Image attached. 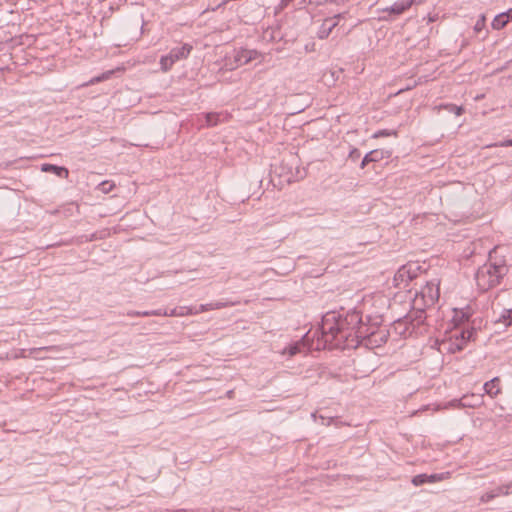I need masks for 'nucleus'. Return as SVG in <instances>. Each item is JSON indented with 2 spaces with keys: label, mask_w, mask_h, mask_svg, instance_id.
Returning a JSON list of instances; mask_svg holds the SVG:
<instances>
[{
  "label": "nucleus",
  "mask_w": 512,
  "mask_h": 512,
  "mask_svg": "<svg viewBox=\"0 0 512 512\" xmlns=\"http://www.w3.org/2000/svg\"><path fill=\"white\" fill-rule=\"evenodd\" d=\"M192 49V45L187 43L182 46L172 48L167 55L161 57V69L165 72L170 70L175 62L186 59L190 55Z\"/></svg>",
  "instance_id": "nucleus-7"
},
{
  "label": "nucleus",
  "mask_w": 512,
  "mask_h": 512,
  "mask_svg": "<svg viewBox=\"0 0 512 512\" xmlns=\"http://www.w3.org/2000/svg\"><path fill=\"white\" fill-rule=\"evenodd\" d=\"M445 108L449 111V112H452L454 113L455 115L457 116H460L462 113H463V108L462 107H459V106H456L454 104H448V105H445Z\"/></svg>",
  "instance_id": "nucleus-28"
},
{
  "label": "nucleus",
  "mask_w": 512,
  "mask_h": 512,
  "mask_svg": "<svg viewBox=\"0 0 512 512\" xmlns=\"http://www.w3.org/2000/svg\"><path fill=\"white\" fill-rule=\"evenodd\" d=\"M391 135H396V132L395 131H391V130H387V129H382V130H379V131L375 132L373 137L374 138H380V137L391 136Z\"/></svg>",
  "instance_id": "nucleus-29"
},
{
  "label": "nucleus",
  "mask_w": 512,
  "mask_h": 512,
  "mask_svg": "<svg viewBox=\"0 0 512 512\" xmlns=\"http://www.w3.org/2000/svg\"><path fill=\"white\" fill-rule=\"evenodd\" d=\"M496 324H503L504 327L512 326V306L509 308H503L499 316L495 318Z\"/></svg>",
  "instance_id": "nucleus-20"
},
{
  "label": "nucleus",
  "mask_w": 512,
  "mask_h": 512,
  "mask_svg": "<svg viewBox=\"0 0 512 512\" xmlns=\"http://www.w3.org/2000/svg\"><path fill=\"white\" fill-rule=\"evenodd\" d=\"M225 116L222 113H206L203 115L204 123L200 124V127H213L222 121Z\"/></svg>",
  "instance_id": "nucleus-18"
},
{
  "label": "nucleus",
  "mask_w": 512,
  "mask_h": 512,
  "mask_svg": "<svg viewBox=\"0 0 512 512\" xmlns=\"http://www.w3.org/2000/svg\"><path fill=\"white\" fill-rule=\"evenodd\" d=\"M300 352V344L296 343L295 345L291 346L289 349L290 355H296Z\"/></svg>",
  "instance_id": "nucleus-33"
},
{
  "label": "nucleus",
  "mask_w": 512,
  "mask_h": 512,
  "mask_svg": "<svg viewBox=\"0 0 512 512\" xmlns=\"http://www.w3.org/2000/svg\"><path fill=\"white\" fill-rule=\"evenodd\" d=\"M471 309L467 307L465 310H455V315L453 317V320L455 321L456 325L464 324L465 322H468L471 317Z\"/></svg>",
  "instance_id": "nucleus-22"
},
{
  "label": "nucleus",
  "mask_w": 512,
  "mask_h": 512,
  "mask_svg": "<svg viewBox=\"0 0 512 512\" xmlns=\"http://www.w3.org/2000/svg\"><path fill=\"white\" fill-rule=\"evenodd\" d=\"M41 171L54 173L60 178H68L69 176V171L66 167L57 166L49 163L42 164Z\"/></svg>",
  "instance_id": "nucleus-15"
},
{
  "label": "nucleus",
  "mask_w": 512,
  "mask_h": 512,
  "mask_svg": "<svg viewBox=\"0 0 512 512\" xmlns=\"http://www.w3.org/2000/svg\"><path fill=\"white\" fill-rule=\"evenodd\" d=\"M507 271L504 260L492 261L490 256L489 261L478 268L475 274L476 284L481 291H487L498 285Z\"/></svg>",
  "instance_id": "nucleus-3"
},
{
  "label": "nucleus",
  "mask_w": 512,
  "mask_h": 512,
  "mask_svg": "<svg viewBox=\"0 0 512 512\" xmlns=\"http://www.w3.org/2000/svg\"><path fill=\"white\" fill-rule=\"evenodd\" d=\"M482 395H464L461 399L458 400L459 405L462 407H477L482 404Z\"/></svg>",
  "instance_id": "nucleus-16"
},
{
  "label": "nucleus",
  "mask_w": 512,
  "mask_h": 512,
  "mask_svg": "<svg viewBox=\"0 0 512 512\" xmlns=\"http://www.w3.org/2000/svg\"><path fill=\"white\" fill-rule=\"evenodd\" d=\"M476 329L474 326H467L463 329H456L448 339L439 343V351L454 354L464 349L466 343L474 339Z\"/></svg>",
  "instance_id": "nucleus-4"
},
{
  "label": "nucleus",
  "mask_w": 512,
  "mask_h": 512,
  "mask_svg": "<svg viewBox=\"0 0 512 512\" xmlns=\"http://www.w3.org/2000/svg\"><path fill=\"white\" fill-rule=\"evenodd\" d=\"M112 74H113V71H112V70L107 71V72H104V73H102L100 76H96V77L92 78V79L88 82V84L93 85V84L99 83V82H101V81L107 80V79H109V78L111 77V75H112Z\"/></svg>",
  "instance_id": "nucleus-26"
},
{
  "label": "nucleus",
  "mask_w": 512,
  "mask_h": 512,
  "mask_svg": "<svg viewBox=\"0 0 512 512\" xmlns=\"http://www.w3.org/2000/svg\"><path fill=\"white\" fill-rule=\"evenodd\" d=\"M360 323V312L353 310L345 315L330 311L321 321L320 328L312 336L311 348L322 349H349L352 343L353 332Z\"/></svg>",
  "instance_id": "nucleus-1"
},
{
  "label": "nucleus",
  "mask_w": 512,
  "mask_h": 512,
  "mask_svg": "<svg viewBox=\"0 0 512 512\" xmlns=\"http://www.w3.org/2000/svg\"><path fill=\"white\" fill-rule=\"evenodd\" d=\"M509 22L507 14L500 13L492 21V27L496 30L503 29Z\"/></svg>",
  "instance_id": "nucleus-25"
},
{
  "label": "nucleus",
  "mask_w": 512,
  "mask_h": 512,
  "mask_svg": "<svg viewBox=\"0 0 512 512\" xmlns=\"http://www.w3.org/2000/svg\"><path fill=\"white\" fill-rule=\"evenodd\" d=\"M384 151L380 149H375L367 153L360 164L361 168H364L367 164L371 162H378L381 161L384 158Z\"/></svg>",
  "instance_id": "nucleus-17"
},
{
  "label": "nucleus",
  "mask_w": 512,
  "mask_h": 512,
  "mask_svg": "<svg viewBox=\"0 0 512 512\" xmlns=\"http://www.w3.org/2000/svg\"><path fill=\"white\" fill-rule=\"evenodd\" d=\"M440 281L438 279H433L431 281H427L425 286L421 288L418 292L422 295L426 304H435L440 297V289H439Z\"/></svg>",
  "instance_id": "nucleus-8"
},
{
  "label": "nucleus",
  "mask_w": 512,
  "mask_h": 512,
  "mask_svg": "<svg viewBox=\"0 0 512 512\" xmlns=\"http://www.w3.org/2000/svg\"><path fill=\"white\" fill-rule=\"evenodd\" d=\"M445 478L444 474L443 473H434V474H418V475H415L411 482L414 486H421V485H424L426 483H436V482H439L441 480H443Z\"/></svg>",
  "instance_id": "nucleus-13"
},
{
  "label": "nucleus",
  "mask_w": 512,
  "mask_h": 512,
  "mask_svg": "<svg viewBox=\"0 0 512 512\" xmlns=\"http://www.w3.org/2000/svg\"><path fill=\"white\" fill-rule=\"evenodd\" d=\"M415 0H397L392 5L382 9L384 13L394 14L396 16L403 14L408 10Z\"/></svg>",
  "instance_id": "nucleus-11"
},
{
  "label": "nucleus",
  "mask_w": 512,
  "mask_h": 512,
  "mask_svg": "<svg viewBox=\"0 0 512 512\" xmlns=\"http://www.w3.org/2000/svg\"><path fill=\"white\" fill-rule=\"evenodd\" d=\"M343 17V14H337L333 17L326 18L320 25L317 31V37L319 39H326L332 33L333 29L339 24V19Z\"/></svg>",
  "instance_id": "nucleus-9"
},
{
  "label": "nucleus",
  "mask_w": 512,
  "mask_h": 512,
  "mask_svg": "<svg viewBox=\"0 0 512 512\" xmlns=\"http://www.w3.org/2000/svg\"><path fill=\"white\" fill-rule=\"evenodd\" d=\"M433 305L426 304L425 298L416 292L411 302L412 310L394 322V329L404 337L421 334L426 321V309Z\"/></svg>",
  "instance_id": "nucleus-2"
},
{
  "label": "nucleus",
  "mask_w": 512,
  "mask_h": 512,
  "mask_svg": "<svg viewBox=\"0 0 512 512\" xmlns=\"http://www.w3.org/2000/svg\"><path fill=\"white\" fill-rule=\"evenodd\" d=\"M504 14H507L508 20L512 19V8L509 9L507 12H504Z\"/></svg>",
  "instance_id": "nucleus-36"
},
{
  "label": "nucleus",
  "mask_w": 512,
  "mask_h": 512,
  "mask_svg": "<svg viewBox=\"0 0 512 512\" xmlns=\"http://www.w3.org/2000/svg\"><path fill=\"white\" fill-rule=\"evenodd\" d=\"M259 57H261V53H259L256 50H250V49H240L236 51L234 60L236 63V66H241L248 64L252 60H256Z\"/></svg>",
  "instance_id": "nucleus-10"
},
{
  "label": "nucleus",
  "mask_w": 512,
  "mask_h": 512,
  "mask_svg": "<svg viewBox=\"0 0 512 512\" xmlns=\"http://www.w3.org/2000/svg\"><path fill=\"white\" fill-rule=\"evenodd\" d=\"M494 498H495V497H494L493 491H492V489H490L489 491H487V492H485V493H483V494L481 495V497H480V501H481L482 503H487V502H489V501L493 500Z\"/></svg>",
  "instance_id": "nucleus-30"
},
{
  "label": "nucleus",
  "mask_w": 512,
  "mask_h": 512,
  "mask_svg": "<svg viewBox=\"0 0 512 512\" xmlns=\"http://www.w3.org/2000/svg\"><path fill=\"white\" fill-rule=\"evenodd\" d=\"M374 335L375 337L370 338L369 347H379L386 343L389 333L387 330L378 328Z\"/></svg>",
  "instance_id": "nucleus-19"
},
{
  "label": "nucleus",
  "mask_w": 512,
  "mask_h": 512,
  "mask_svg": "<svg viewBox=\"0 0 512 512\" xmlns=\"http://www.w3.org/2000/svg\"><path fill=\"white\" fill-rule=\"evenodd\" d=\"M303 341H309L310 340V337H309V332L307 334H305V336L303 337L302 339Z\"/></svg>",
  "instance_id": "nucleus-37"
},
{
  "label": "nucleus",
  "mask_w": 512,
  "mask_h": 512,
  "mask_svg": "<svg viewBox=\"0 0 512 512\" xmlns=\"http://www.w3.org/2000/svg\"><path fill=\"white\" fill-rule=\"evenodd\" d=\"M50 349L49 347H40V348H35L31 351V353L33 352H40V351H43V350H48Z\"/></svg>",
  "instance_id": "nucleus-35"
},
{
  "label": "nucleus",
  "mask_w": 512,
  "mask_h": 512,
  "mask_svg": "<svg viewBox=\"0 0 512 512\" xmlns=\"http://www.w3.org/2000/svg\"><path fill=\"white\" fill-rule=\"evenodd\" d=\"M501 147H510L512 146V139L505 140L499 144Z\"/></svg>",
  "instance_id": "nucleus-34"
},
{
  "label": "nucleus",
  "mask_w": 512,
  "mask_h": 512,
  "mask_svg": "<svg viewBox=\"0 0 512 512\" xmlns=\"http://www.w3.org/2000/svg\"><path fill=\"white\" fill-rule=\"evenodd\" d=\"M162 314H166V310L157 309V310H150V311H128V316H141V317H147V316H162Z\"/></svg>",
  "instance_id": "nucleus-23"
},
{
  "label": "nucleus",
  "mask_w": 512,
  "mask_h": 512,
  "mask_svg": "<svg viewBox=\"0 0 512 512\" xmlns=\"http://www.w3.org/2000/svg\"><path fill=\"white\" fill-rule=\"evenodd\" d=\"M103 193H109L113 188L114 184L110 181H103L98 187Z\"/></svg>",
  "instance_id": "nucleus-27"
},
{
  "label": "nucleus",
  "mask_w": 512,
  "mask_h": 512,
  "mask_svg": "<svg viewBox=\"0 0 512 512\" xmlns=\"http://www.w3.org/2000/svg\"><path fill=\"white\" fill-rule=\"evenodd\" d=\"M322 0H309V3H316V4H319L321 3Z\"/></svg>",
  "instance_id": "nucleus-38"
},
{
  "label": "nucleus",
  "mask_w": 512,
  "mask_h": 512,
  "mask_svg": "<svg viewBox=\"0 0 512 512\" xmlns=\"http://www.w3.org/2000/svg\"><path fill=\"white\" fill-rule=\"evenodd\" d=\"M494 497L506 496L512 493V482L492 488Z\"/></svg>",
  "instance_id": "nucleus-24"
},
{
  "label": "nucleus",
  "mask_w": 512,
  "mask_h": 512,
  "mask_svg": "<svg viewBox=\"0 0 512 512\" xmlns=\"http://www.w3.org/2000/svg\"><path fill=\"white\" fill-rule=\"evenodd\" d=\"M422 273V266L418 262H408L402 265L394 275L393 285L398 289L406 290L409 283Z\"/></svg>",
  "instance_id": "nucleus-5"
},
{
  "label": "nucleus",
  "mask_w": 512,
  "mask_h": 512,
  "mask_svg": "<svg viewBox=\"0 0 512 512\" xmlns=\"http://www.w3.org/2000/svg\"><path fill=\"white\" fill-rule=\"evenodd\" d=\"M238 304L239 301H216L207 304H201L198 308H194V312L199 314L210 310H219L226 307H232Z\"/></svg>",
  "instance_id": "nucleus-12"
},
{
  "label": "nucleus",
  "mask_w": 512,
  "mask_h": 512,
  "mask_svg": "<svg viewBox=\"0 0 512 512\" xmlns=\"http://www.w3.org/2000/svg\"><path fill=\"white\" fill-rule=\"evenodd\" d=\"M361 156V153L358 149L354 148L350 151L349 153V158L352 160V161H356L357 159H359Z\"/></svg>",
  "instance_id": "nucleus-31"
},
{
  "label": "nucleus",
  "mask_w": 512,
  "mask_h": 512,
  "mask_svg": "<svg viewBox=\"0 0 512 512\" xmlns=\"http://www.w3.org/2000/svg\"><path fill=\"white\" fill-rule=\"evenodd\" d=\"M186 315H196L194 312V308L188 306H179L171 309L169 312L166 311V314H162V316H186Z\"/></svg>",
  "instance_id": "nucleus-21"
},
{
  "label": "nucleus",
  "mask_w": 512,
  "mask_h": 512,
  "mask_svg": "<svg viewBox=\"0 0 512 512\" xmlns=\"http://www.w3.org/2000/svg\"><path fill=\"white\" fill-rule=\"evenodd\" d=\"M500 382L499 377H494L490 381H487L483 386L485 393L491 398L497 397L501 393Z\"/></svg>",
  "instance_id": "nucleus-14"
},
{
  "label": "nucleus",
  "mask_w": 512,
  "mask_h": 512,
  "mask_svg": "<svg viewBox=\"0 0 512 512\" xmlns=\"http://www.w3.org/2000/svg\"><path fill=\"white\" fill-rule=\"evenodd\" d=\"M377 329L378 327L375 325L364 323L360 315V323L357 325L356 331L353 332V340L348 344V348H357L361 344L369 347L370 338L375 337Z\"/></svg>",
  "instance_id": "nucleus-6"
},
{
  "label": "nucleus",
  "mask_w": 512,
  "mask_h": 512,
  "mask_svg": "<svg viewBox=\"0 0 512 512\" xmlns=\"http://www.w3.org/2000/svg\"><path fill=\"white\" fill-rule=\"evenodd\" d=\"M484 23H485V17L481 16V18L477 20V22L474 26L475 31L478 32V31L482 30V28L484 27Z\"/></svg>",
  "instance_id": "nucleus-32"
}]
</instances>
